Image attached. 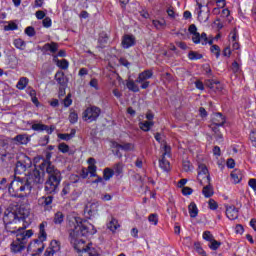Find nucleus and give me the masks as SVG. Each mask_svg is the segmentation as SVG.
<instances>
[{"label":"nucleus","instance_id":"53","mask_svg":"<svg viewBox=\"0 0 256 256\" xmlns=\"http://www.w3.org/2000/svg\"><path fill=\"white\" fill-rule=\"evenodd\" d=\"M18 29V26L15 22H9L8 25L4 26V31H15Z\"/></svg>","mask_w":256,"mask_h":256},{"label":"nucleus","instance_id":"29","mask_svg":"<svg viewBox=\"0 0 256 256\" xmlns=\"http://www.w3.org/2000/svg\"><path fill=\"white\" fill-rule=\"evenodd\" d=\"M159 167L163 169V171H166V172L171 171V163H169V161L165 159V157H162L159 160Z\"/></svg>","mask_w":256,"mask_h":256},{"label":"nucleus","instance_id":"23","mask_svg":"<svg viewBox=\"0 0 256 256\" xmlns=\"http://www.w3.org/2000/svg\"><path fill=\"white\" fill-rule=\"evenodd\" d=\"M53 156V153L46 152L45 158L42 160L41 164L38 166L39 169H42V171H45V167L48 165H53L51 162V157Z\"/></svg>","mask_w":256,"mask_h":256},{"label":"nucleus","instance_id":"5","mask_svg":"<svg viewBox=\"0 0 256 256\" xmlns=\"http://www.w3.org/2000/svg\"><path fill=\"white\" fill-rule=\"evenodd\" d=\"M26 181H28L29 185H41V183H44L45 181V170L39 168V166L35 167L26 178Z\"/></svg>","mask_w":256,"mask_h":256},{"label":"nucleus","instance_id":"52","mask_svg":"<svg viewBox=\"0 0 256 256\" xmlns=\"http://www.w3.org/2000/svg\"><path fill=\"white\" fill-rule=\"evenodd\" d=\"M208 206L211 211H217V209L219 208V204H217V201H215L214 199H210L208 201Z\"/></svg>","mask_w":256,"mask_h":256},{"label":"nucleus","instance_id":"1","mask_svg":"<svg viewBox=\"0 0 256 256\" xmlns=\"http://www.w3.org/2000/svg\"><path fill=\"white\" fill-rule=\"evenodd\" d=\"M94 227L93 224L87 220H83L81 217H73L68 221L70 243H73L77 253H88L89 256H99V254L95 253V248H91V243L85 246V241L77 239L78 237L93 235L95 233L93 232Z\"/></svg>","mask_w":256,"mask_h":256},{"label":"nucleus","instance_id":"46","mask_svg":"<svg viewBox=\"0 0 256 256\" xmlns=\"http://www.w3.org/2000/svg\"><path fill=\"white\" fill-rule=\"evenodd\" d=\"M69 149V145H67L65 142L58 145V151H60V153H69Z\"/></svg>","mask_w":256,"mask_h":256},{"label":"nucleus","instance_id":"10","mask_svg":"<svg viewBox=\"0 0 256 256\" xmlns=\"http://www.w3.org/2000/svg\"><path fill=\"white\" fill-rule=\"evenodd\" d=\"M31 165V158L24 156V160H19L16 163V167L14 169L15 175H23V173H25V171H27Z\"/></svg>","mask_w":256,"mask_h":256},{"label":"nucleus","instance_id":"44","mask_svg":"<svg viewBox=\"0 0 256 256\" xmlns=\"http://www.w3.org/2000/svg\"><path fill=\"white\" fill-rule=\"evenodd\" d=\"M210 128L214 132L216 139H223V134H221V131L219 130V126L210 125Z\"/></svg>","mask_w":256,"mask_h":256},{"label":"nucleus","instance_id":"59","mask_svg":"<svg viewBox=\"0 0 256 256\" xmlns=\"http://www.w3.org/2000/svg\"><path fill=\"white\" fill-rule=\"evenodd\" d=\"M42 25L43 27H45L46 29H49V27H51V25H53V22L51 21V19L49 17H45L42 21Z\"/></svg>","mask_w":256,"mask_h":256},{"label":"nucleus","instance_id":"4","mask_svg":"<svg viewBox=\"0 0 256 256\" xmlns=\"http://www.w3.org/2000/svg\"><path fill=\"white\" fill-rule=\"evenodd\" d=\"M31 237H33V230L18 233L16 235V240L11 244V251H13V253H21V251L25 249V245H27V242Z\"/></svg>","mask_w":256,"mask_h":256},{"label":"nucleus","instance_id":"26","mask_svg":"<svg viewBox=\"0 0 256 256\" xmlns=\"http://www.w3.org/2000/svg\"><path fill=\"white\" fill-rule=\"evenodd\" d=\"M109 42V35L105 32H101L98 38V44L101 49H104L105 45Z\"/></svg>","mask_w":256,"mask_h":256},{"label":"nucleus","instance_id":"56","mask_svg":"<svg viewBox=\"0 0 256 256\" xmlns=\"http://www.w3.org/2000/svg\"><path fill=\"white\" fill-rule=\"evenodd\" d=\"M25 33L28 35V37H35V28L33 26H28L26 29H25Z\"/></svg>","mask_w":256,"mask_h":256},{"label":"nucleus","instance_id":"6","mask_svg":"<svg viewBox=\"0 0 256 256\" xmlns=\"http://www.w3.org/2000/svg\"><path fill=\"white\" fill-rule=\"evenodd\" d=\"M99 117H101V108L95 105L88 106L82 113V119L86 121V123H93L97 121Z\"/></svg>","mask_w":256,"mask_h":256},{"label":"nucleus","instance_id":"18","mask_svg":"<svg viewBox=\"0 0 256 256\" xmlns=\"http://www.w3.org/2000/svg\"><path fill=\"white\" fill-rule=\"evenodd\" d=\"M12 205H16V215L18 216V219H26V217H29V210L25 208V206L19 205V203L14 202Z\"/></svg>","mask_w":256,"mask_h":256},{"label":"nucleus","instance_id":"55","mask_svg":"<svg viewBox=\"0 0 256 256\" xmlns=\"http://www.w3.org/2000/svg\"><path fill=\"white\" fill-rule=\"evenodd\" d=\"M69 121L72 124L77 123V121H79V115L77 114V112H71L69 115Z\"/></svg>","mask_w":256,"mask_h":256},{"label":"nucleus","instance_id":"30","mask_svg":"<svg viewBox=\"0 0 256 256\" xmlns=\"http://www.w3.org/2000/svg\"><path fill=\"white\" fill-rule=\"evenodd\" d=\"M113 145L116 149H122V151H132L133 149L132 143L119 144L117 142H114Z\"/></svg>","mask_w":256,"mask_h":256},{"label":"nucleus","instance_id":"58","mask_svg":"<svg viewBox=\"0 0 256 256\" xmlns=\"http://www.w3.org/2000/svg\"><path fill=\"white\" fill-rule=\"evenodd\" d=\"M148 221L153 225H157L159 223V219L157 218V214H150L148 217Z\"/></svg>","mask_w":256,"mask_h":256},{"label":"nucleus","instance_id":"32","mask_svg":"<svg viewBox=\"0 0 256 256\" xmlns=\"http://www.w3.org/2000/svg\"><path fill=\"white\" fill-rule=\"evenodd\" d=\"M126 87L129 91H132V93H139V86L133 80H127Z\"/></svg>","mask_w":256,"mask_h":256},{"label":"nucleus","instance_id":"3","mask_svg":"<svg viewBox=\"0 0 256 256\" xmlns=\"http://www.w3.org/2000/svg\"><path fill=\"white\" fill-rule=\"evenodd\" d=\"M33 189V185L29 184L27 178H21L15 176L8 187V192L11 197L23 198L25 195H29Z\"/></svg>","mask_w":256,"mask_h":256},{"label":"nucleus","instance_id":"7","mask_svg":"<svg viewBox=\"0 0 256 256\" xmlns=\"http://www.w3.org/2000/svg\"><path fill=\"white\" fill-rule=\"evenodd\" d=\"M151 77H153V70H144L143 72L139 73L135 83H140L141 89H149L150 82L147 80L151 79Z\"/></svg>","mask_w":256,"mask_h":256},{"label":"nucleus","instance_id":"64","mask_svg":"<svg viewBox=\"0 0 256 256\" xmlns=\"http://www.w3.org/2000/svg\"><path fill=\"white\" fill-rule=\"evenodd\" d=\"M248 185H249V187H251V189H253V191H256V179L255 178H251L248 181Z\"/></svg>","mask_w":256,"mask_h":256},{"label":"nucleus","instance_id":"43","mask_svg":"<svg viewBox=\"0 0 256 256\" xmlns=\"http://www.w3.org/2000/svg\"><path fill=\"white\" fill-rule=\"evenodd\" d=\"M48 248L52 249V251L57 253V252L60 251L61 246L59 245V241L52 240L51 243H50V247H48Z\"/></svg>","mask_w":256,"mask_h":256},{"label":"nucleus","instance_id":"37","mask_svg":"<svg viewBox=\"0 0 256 256\" xmlns=\"http://www.w3.org/2000/svg\"><path fill=\"white\" fill-rule=\"evenodd\" d=\"M203 57V54L197 52V51H190L188 53V59H190V61H197L199 59H201Z\"/></svg>","mask_w":256,"mask_h":256},{"label":"nucleus","instance_id":"27","mask_svg":"<svg viewBox=\"0 0 256 256\" xmlns=\"http://www.w3.org/2000/svg\"><path fill=\"white\" fill-rule=\"evenodd\" d=\"M64 221H65V214H63V212L58 211L54 214V217H53L54 225H62Z\"/></svg>","mask_w":256,"mask_h":256},{"label":"nucleus","instance_id":"20","mask_svg":"<svg viewBox=\"0 0 256 256\" xmlns=\"http://www.w3.org/2000/svg\"><path fill=\"white\" fill-rule=\"evenodd\" d=\"M54 79L55 81H57L60 87H67L68 81H67V77H65V72L63 71L56 72Z\"/></svg>","mask_w":256,"mask_h":256},{"label":"nucleus","instance_id":"61","mask_svg":"<svg viewBox=\"0 0 256 256\" xmlns=\"http://www.w3.org/2000/svg\"><path fill=\"white\" fill-rule=\"evenodd\" d=\"M231 69L233 73H241V67L239 66V63H237L236 61L232 63Z\"/></svg>","mask_w":256,"mask_h":256},{"label":"nucleus","instance_id":"48","mask_svg":"<svg viewBox=\"0 0 256 256\" xmlns=\"http://www.w3.org/2000/svg\"><path fill=\"white\" fill-rule=\"evenodd\" d=\"M57 66L60 69H68L69 68V62L66 59L63 60H57Z\"/></svg>","mask_w":256,"mask_h":256},{"label":"nucleus","instance_id":"49","mask_svg":"<svg viewBox=\"0 0 256 256\" xmlns=\"http://www.w3.org/2000/svg\"><path fill=\"white\" fill-rule=\"evenodd\" d=\"M230 39H231L232 43L237 42L239 40V34L237 32V28H234L230 32Z\"/></svg>","mask_w":256,"mask_h":256},{"label":"nucleus","instance_id":"24","mask_svg":"<svg viewBox=\"0 0 256 256\" xmlns=\"http://www.w3.org/2000/svg\"><path fill=\"white\" fill-rule=\"evenodd\" d=\"M13 141L19 143V145H27L31 139L27 134H18L16 137L13 138Z\"/></svg>","mask_w":256,"mask_h":256},{"label":"nucleus","instance_id":"62","mask_svg":"<svg viewBox=\"0 0 256 256\" xmlns=\"http://www.w3.org/2000/svg\"><path fill=\"white\" fill-rule=\"evenodd\" d=\"M191 167H193V165H191L190 161H183V170L187 172L191 171Z\"/></svg>","mask_w":256,"mask_h":256},{"label":"nucleus","instance_id":"14","mask_svg":"<svg viewBox=\"0 0 256 256\" xmlns=\"http://www.w3.org/2000/svg\"><path fill=\"white\" fill-rule=\"evenodd\" d=\"M41 51H43V53H51L52 55H55V53L59 51V43L57 42L46 43L42 46Z\"/></svg>","mask_w":256,"mask_h":256},{"label":"nucleus","instance_id":"39","mask_svg":"<svg viewBox=\"0 0 256 256\" xmlns=\"http://www.w3.org/2000/svg\"><path fill=\"white\" fill-rule=\"evenodd\" d=\"M162 149L164 151L162 153V157H171V146H169L167 142L162 143Z\"/></svg>","mask_w":256,"mask_h":256},{"label":"nucleus","instance_id":"47","mask_svg":"<svg viewBox=\"0 0 256 256\" xmlns=\"http://www.w3.org/2000/svg\"><path fill=\"white\" fill-rule=\"evenodd\" d=\"M114 175H121L123 173V164L122 163H117L114 165Z\"/></svg>","mask_w":256,"mask_h":256},{"label":"nucleus","instance_id":"35","mask_svg":"<svg viewBox=\"0 0 256 256\" xmlns=\"http://www.w3.org/2000/svg\"><path fill=\"white\" fill-rule=\"evenodd\" d=\"M113 175H115V171H113V169L111 168H105L103 170V179L104 181H109Z\"/></svg>","mask_w":256,"mask_h":256},{"label":"nucleus","instance_id":"41","mask_svg":"<svg viewBox=\"0 0 256 256\" xmlns=\"http://www.w3.org/2000/svg\"><path fill=\"white\" fill-rule=\"evenodd\" d=\"M25 45V41L21 38L14 40V46L16 47V49H20L21 51H23V49H25Z\"/></svg>","mask_w":256,"mask_h":256},{"label":"nucleus","instance_id":"36","mask_svg":"<svg viewBox=\"0 0 256 256\" xmlns=\"http://www.w3.org/2000/svg\"><path fill=\"white\" fill-rule=\"evenodd\" d=\"M107 227L112 231V233H115L116 229H119L120 225L117 219L112 218V220L108 223Z\"/></svg>","mask_w":256,"mask_h":256},{"label":"nucleus","instance_id":"57","mask_svg":"<svg viewBox=\"0 0 256 256\" xmlns=\"http://www.w3.org/2000/svg\"><path fill=\"white\" fill-rule=\"evenodd\" d=\"M192 41L196 45H199V43H201V34H199V32H196L195 34H192Z\"/></svg>","mask_w":256,"mask_h":256},{"label":"nucleus","instance_id":"54","mask_svg":"<svg viewBox=\"0 0 256 256\" xmlns=\"http://www.w3.org/2000/svg\"><path fill=\"white\" fill-rule=\"evenodd\" d=\"M88 173L90 177H97V165L88 166Z\"/></svg>","mask_w":256,"mask_h":256},{"label":"nucleus","instance_id":"8","mask_svg":"<svg viewBox=\"0 0 256 256\" xmlns=\"http://www.w3.org/2000/svg\"><path fill=\"white\" fill-rule=\"evenodd\" d=\"M84 215L86 219H93L99 215V202H89L84 208Z\"/></svg>","mask_w":256,"mask_h":256},{"label":"nucleus","instance_id":"22","mask_svg":"<svg viewBox=\"0 0 256 256\" xmlns=\"http://www.w3.org/2000/svg\"><path fill=\"white\" fill-rule=\"evenodd\" d=\"M231 179L233 180V183L237 185V183H241V180L243 179V172L239 169H234L231 174Z\"/></svg>","mask_w":256,"mask_h":256},{"label":"nucleus","instance_id":"9","mask_svg":"<svg viewBox=\"0 0 256 256\" xmlns=\"http://www.w3.org/2000/svg\"><path fill=\"white\" fill-rule=\"evenodd\" d=\"M17 204L11 203L5 212L4 223H17Z\"/></svg>","mask_w":256,"mask_h":256},{"label":"nucleus","instance_id":"16","mask_svg":"<svg viewBox=\"0 0 256 256\" xmlns=\"http://www.w3.org/2000/svg\"><path fill=\"white\" fill-rule=\"evenodd\" d=\"M226 123L225 116L222 113H215L212 117V124L214 127H223Z\"/></svg>","mask_w":256,"mask_h":256},{"label":"nucleus","instance_id":"45","mask_svg":"<svg viewBox=\"0 0 256 256\" xmlns=\"http://www.w3.org/2000/svg\"><path fill=\"white\" fill-rule=\"evenodd\" d=\"M210 51L216 55V59H219L221 56V48L218 45H212Z\"/></svg>","mask_w":256,"mask_h":256},{"label":"nucleus","instance_id":"33","mask_svg":"<svg viewBox=\"0 0 256 256\" xmlns=\"http://www.w3.org/2000/svg\"><path fill=\"white\" fill-rule=\"evenodd\" d=\"M154 123L153 121H145V122H140L139 127L142 131H145L147 133L148 131H151V128L153 127Z\"/></svg>","mask_w":256,"mask_h":256},{"label":"nucleus","instance_id":"12","mask_svg":"<svg viewBox=\"0 0 256 256\" xmlns=\"http://www.w3.org/2000/svg\"><path fill=\"white\" fill-rule=\"evenodd\" d=\"M5 229L8 233L19 235V233H25V228L17 227V222H4Z\"/></svg>","mask_w":256,"mask_h":256},{"label":"nucleus","instance_id":"28","mask_svg":"<svg viewBox=\"0 0 256 256\" xmlns=\"http://www.w3.org/2000/svg\"><path fill=\"white\" fill-rule=\"evenodd\" d=\"M196 3H197V5H198V9H199V11H198V19H199L200 21H204V23L207 22V21H209V13H210V10L207 11V16H206V18L204 19L203 16L201 15V13H203V10H201V9H203V3H202V2H199V0H196Z\"/></svg>","mask_w":256,"mask_h":256},{"label":"nucleus","instance_id":"21","mask_svg":"<svg viewBox=\"0 0 256 256\" xmlns=\"http://www.w3.org/2000/svg\"><path fill=\"white\" fill-rule=\"evenodd\" d=\"M52 203H53V196H43L38 200V205H41V207H45L46 209H49Z\"/></svg>","mask_w":256,"mask_h":256},{"label":"nucleus","instance_id":"50","mask_svg":"<svg viewBox=\"0 0 256 256\" xmlns=\"http://www.w3.org/2000/svg\"><path fill=\"white\" fill-rule=\"evenodd\" d=\"M69 193H71V184L64 183V187L61 192L62 197H65V195H69Z\"/></svg>","mask_w":256,"mask_h":256},{"label":"nucleus","instance_id":"2","mask_svg":"<svg viewBox=\"0 0 256 256\" xmlns=\"http://www.w3.org/2000/svg\"><path fill=\"white\" fill-rule=\"evenodd\" d=\"M46 171L48 178L45 182L44 191L48 195H55L57 191H59V185H61V181L63 176L61 175V171L55 167V165H48L44 167V172Z\"/></svg>","mask_w":256,"mask_h":256},{"label":"nucleus","instance_id":"15","mask_svg":"<svg viewBox=\"0 0 256 256\" xmlns=\"http://www.w3.org/2000/svg\"><path fill=\"white\" fill-rule=\"evenodd\" d=\"M135 43H136L135 36L125 34L122 38L121 44H122L123 49H129L130 47L135 46Z\"/></svg>","mask_w":256,"mask_h":256},{"label":"nucleus","instance_id":"34","mask_svg":"<svg viewBox=\"0 0 256 256\" xmlns=\"http://www.w3.org/2000/svg\"><path fill=\"white\" fill-rule=\"evenodd\" d=\"M27 85H29V79L27 77H21L16 85L17 89H19L20 91H23V89H25V87H27Z\"/></svg>","mask_w":256,"mask_h":256},{"label":"nucleus","instance_id":"63","mask_svg":"<svg viewBox=\"0 0 256 256\" xmlns=\"http://www.w3.org/2000/svg\"><path fill=\"white\" fill-rule=\"evenodd\" d=\"M249 138H250V141H251L253 147H256V131H252L250 133Z\"/></svg>","mask_w":256,"mask_h":256},{"label":"nucleus","instance_id":"13","mask_svg":"<svg viewBox=\"0 0 256 256\" xmlns=\"http://www.w3.org/2000/svg\"><path fill=\"white\" fill-rule=\"evenodd\" d=\"M32 131H38V132H43L46 131V133H48V135H51V133H53V131H55V128L53 126H48L45 125L41 122L37 123L34 122L31 126Z\"/></svg>","mask_w":256,"mask_h":256},{"label":"nucleus","instance_id":"42","mask_svg":"<svg viewBox=\"0 0 256 256\" xmlns=\"http://www.w3.org/2000/svg\"><path fill=\"white\" fill-rule=\"evenodd\" d=\"M208 247L212 251H217V249H219V247H221V242L213 239V240L210 241V244L208 245Z\"/></svg>","mask_w":256,"mask_h":256},{"label":"nucleus","instance_id":"38","mask_svg":"<svg viewBox=\"0 0 256 256\" xmlns=\"http://www.w3.org/2000/svg\"><path fill=\"white\" fill-rule=\"evenodd\" d=\"M152 25H154L155 28L161 30V29H165V27H167V22H165V20H153L152 21Z\"/></svg>","mask_w":256,"mask_h":256},{"label":"nucleus","instance_id":"31","mask_svg":"<svg viewBox=\"0 0 256 256\" xmlns=\"http://www.w3.org/2000/svg\"><path fill=\"white\" fill-rule=\"evenodd\" d=\"M202 193L204 197L209 198L213 197V186H211V182H208V185L203 187Z\"/></svg>","mask_w":256,"mask_h":256},{"label":"nucleus","instance_id":"17","mask_svg":"<svg viewBox=\"0 0 256 256\" xmlns=\"http://www.w3.org/2000/svg\"><path fill=\"white\" fill-rule=\"evenodd\" d=\"M226 217H228L230 221H235V219L239 217V209L233 205L226 206Z\"/></svg>","mask_w":256,"mask_h":256},{"label":"nucleus","instance_id":"11","mask_svg":"<svg viewBox=\"0 0 256 256\" xmlns=\"http://www.w3.org/2000/svg\"><path fill=\"white\" fill-rule=\"evenodd\" d=\"M197 179H198L200 185H203V179H206V181L208 183L211 182V176L209 175V169H207V166L205 164H200L198 166Z\"/></svg>","mask_w":256,"mask_h":256},{"label":"nucleus","instance_id":"51","mask_svg":"<svg viewBox=\"0 0 256 256\" xmlns=\"http://www.w3.org/2000/svg\"><path fill=\"white\" fill-rule=\"evenodd\" d=\"M202 237L205 241H209V243H211V241L215 239V237H213V234H211V231H204Z\"/></svg>","mask_w":256,"mask_h":256},{"label":"nucleus","instance_id":"60","mask_svg":"<svg viewBox=\"0 0 256 256\" xmlns=\"http://www.w3.org/2000/svg\"><path fill=\"white\" fill-rule=\"evenodd\" d=\"M73 100L71 99V93H69L64 99V107H71Z\"/></svg>","mask_w":256,"mask_h":256},{"label":"nucleus","instance_id":"25","mask_svg":"<svg viewBox=\"0 0 256 256\" xmlns=\"http://www.w3.org/2000/svg\"><path fill=\"white\" fill-rule=\"evenodd\" d=\"M188 212L192 219H195L197 215H199V208H197V204H195V202H191L189 204Z\"/></svg>","mask_w":256,"mask_h":256},{"label":"nucleus","instance_id":"40","mask_svg":"<svg viewBox=\"0 0 256 256\" xmlns=\"http://www.w3.org/2000/svg\"><path fill=\"white\" fill-rule=\"evenodd\" d=\"M194 249H195L196 253H198V255L207 256V252H205V250L201 246L200 242L194 243Z\"/></svg>","mask_w":256,"mask_h":256},{"label":"nucleus","instance_id":"19","mask_svg":"<svg viewBox=\"0 0 256 256\" xmlns=\"http://www.w3.org/2000/svg\"><path fill=\"white\" fill-rule=\"evenodd\" d=\"M45 227H47V222H42L39 225L38 239L34 240L35 243H43V241L47 240V232H45Z\"/></svg>","mask_w":256,"mask_h":256}]
</instances>
